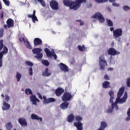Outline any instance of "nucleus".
<instances>
[{"label": "nucleus", "mask_w": 130, "mask_h": 130, "mask_svg": "<svg viewBox=\"0 0 130 130\" xmlns=\"http://www.w3.org/2000/svg\"><path fill=\"white\" fill-rule=\"evenodd\" d=\"M123 93H124V87H121L119 88L117 92V98L116 99V103H113V99H114V96L110 97V103H112V108L107 110V113H112V111H113L114 108H115L116 110H118V106H117V103L122 104L126 101V99H127V92H125L123 96L121 98V96L122 95H123Z\"/></svg>", "instance_id": "nucleus-1"}, {"label": "nucleus", "mask_w": 130, "mask_h": 130, "mask_svg": "<svg viewBox=\"0 0 130 130\" xmlns=\"http://www.w3.org/2000/svg\"><path fill=\"white\" fill-rule=\"evenodd\" d=\"M76 2H72L71 0H63V3L66 7H69L70 9L78 10L83 3H85L87 0H75Z\"/></svg>", "instance_id": "nucleus-2"}, {"label": "nucleus", "mask_w": 130, "mask_h": 130, "mask_svg": "<svg viewBox=\"0 0 130 130\" xmlns=\"http://www.w3.org/2000/svg\"><path fill=\"white\" fill-rule=\"evenodd\" d=\"M9 49L7 47L4 46V40H0V68L3 67V57L4 54H7Z\"/></svg>", "instance_id": "nucleus-3"}, {"label": "nucleus", "mask_w": 130, "mask_h": 130, "mask_svg": "<svg viewBox=\"0 0 130 130\" xmlns=\"http://www.w3.org/2000/svg\"><path fill=\"white\" fill-rule=\"evenodd\" d=\"M34 54H37V56H35L38 59H41L43 57V54L41 53L42 51V49L39 48H36L32 49V50Z\"/></svg>", "instance_id": "nucleus-4"}, {"label": "nucleus", "mask_w": 130, "mask_h": 130, "mask_svg": "<svg viewBox=\"0 0 130 130\" xmlns=\"http://www.w3.org/2000/svg\"><path fill=\"white\" fill-rule=\"evenodd\" d=\"M73 96L71 93L68 92H66L63 93V95L61 96L62 101L67 102L71 101Z\"/></svg>", "instance_id": "nucleus-5"}, {"label": "nucleus", "mask_w": 130, "mask_h": 130, "mask_svg": "<svg viewBox=\"0 0 130 130\" xmlns=\"http://www.w3.org/2000/svg\"><path fill=\"white\" fill-rule=\"evenodd\" d=\"M102 56L99 57V66L100 70H104L105 69V66H107V61Z\"/></svg>", "instance_id": "nucleus-6"}, {"label": "nucleus", "mask_w": 130, "mask_h": 130, "mask_svg": "<svg viewBox=\"0 0 130 130\" xmlns=\"http://www.w3.org/2000/svg\"><path fill=\"white\" fill-rule=\"evenodd\" d=\"M122 29L117 28L113 31V36L114 38L116 39V38H119L121 36H122Z\"/></svg>", "instance_id": "nucleus-7"}, {"label": "nucleus", "mask_w": 130, "mask_h": 130, "mask_svg": "<svg viewBox=\"0 0 130 130\" xmlns=\"http://www.w3.org/2000/svg\"><path fill=\"white\" fill-rule=\"evenodd\" d=\"M92 18H94V19H98L100 23H103L104 22V21H105L104 17H103V15H102V14H101V13L99 12L95 13V14L92 16Z\"/></svg>", "instance_id": "nucleus-8"}, {"label": "nucleus", "mask_w": 130, "mask_h": 130, "mask_svg": "<svg viewBox=\"0 0 130 130\" xmlns=\"http://www.w3.org/2000/svg\"><path fill=\"white\" fill-rule=\"evenodd\" d=\"M108 54L109 55H117L118 54H120V52L116 50L115 49L113 48H110L108 50Z\"/></svg>", "instance_id": "nucleus-9"}, {"label": "nucleus", "mask_w": 130, "mask_h": 130, "mask_svg": "<svg viewBox=\"0 0 130 130\" xmlns=\"http://www.w3.org/2000/svg\"><path fill=\"white\" fill-rule=\"evenodd\" d=\"M45 52L46 53L47 56H48L49 57H50L51 56H53L55 59H57V56L56 55V54H55V53L53 52H50V50H49V49L46 48L45 49Z\"/></svg>", "instance_id": "nucleus-10"}, {"label": "nucleus", "mask_w": 130, "mask_h": 130, "mask_svg": "<svg viewBox=\"0 0 130 130\" xmlns=\"http://www.w3.org/2000/svg\"><path fill=\"white\" fill-rule=\"evenodd\" d=\"M28 18H32V21L33 23H35V22H38V19L37 18V17L36 16V11L34 10L32 15L28 14L27 15Z\"/></svg>", "instance_id": "nucleus-11"}, {"label": "nucleus", "mask_w": 130, "mask_h": 130, "mask_svg": "<svg viewBox=\"0 0 130 130\" xmlns=\"http://www.w3.org/2000/svg\"><path fill=\"white\" fill-rule=\"evenodd\" d=\"M64 92V89L60 87H58L55 90V94L57 97H60L62 93Z\"/></svg>", "instance_id": "nucleus-12"}, {"label": "nucleus", "mask_w": 130, "mask_h": 130, "mask_svg": "<svg viewBox=\"0 0 130 130\" xmlns=\"http://www.w3.org/2000/svg\"><path fill=\"white\" fill-rule=\"evenodd\" d=\"M50 6L52 10H58V4L54 0L50 2Z\"/></svg>", "instance_id": "nucleus-13"}, {"label": "nucleus", "mask_w": 130, "mask_h": 130, "mask_svg": "<svg viewBox=\"0 0 130 130\" xmlns=\"http://www.w3.org/2000/svg\"><path fill=\"white\" fill-rule=\"evenodd\" d=\"M18 122L21 126H27L28 125V123H27V121L24 118H19Z\"/></svg>", "instance_id": "nucleus-14"}, {"label": "nucleus", "mask_w": 130, "mask_h": 130, "mask_svg": "<svg viewBox=\"0 0 130 130\" xmlns=\"http://www.w3.org/2000/svg\"><path fill=\"white\" fill-rule=\"evenodd\" d=\"M61 71L64 72V73H68L69 72V67L63 63H60L59 66Z\"/></svg>", "instance_id": "nucleus-15"}, {"label": "nucleus", "mask_w": 130, "mask_h": 130, "mask_svg": "<svg viewBox=\"0 0 130 130\" xmlns=\"http://www.w3.org/2000/svg\"><path fill=\"white\" fill-rule=\"evenodd\" d=\"M6 23L7 25H8V28H13L15 26L14 20L12 19V18L7 19Z\"/></svg>", "instance_id": "nucleus-16"}, {"label": "nucleus", "mask_w": 130, "mask_h": 130, "mask_svg": "<svg viewBox=\"0 0 130 130\" xmlns=\"http://www.w3.org/2000/svg\"><path fill=\"white\" fill-rule=\"evenodd\" d=\"M30 100L34 105H37V102H40L39 99L36 98V95H31L30 98Z\"/></svg>", "instance_id": "nucleus-17"}, {"label": "nucleus", "mask_w": 130, "mask_h": 130, "mask_svg": "<svg viewBox=\"0 0 130 130\" xmlns=\"http://www.w3.org/2000/svg\"><path fill=\"white\" fill-rule=\"evenodd\" d=\"M34 46H39L42 44V40L39 38H36L34 40Z\"/></svg>", "instance_id": "nucleus-18"}, {"label": "nucleus", "mask_w": 130, "mask_h": 130, "mask_svg": "<svg viewBox=\"0 0 130 130\" xmlns=\"http://www.w3.org/2000/svg\"><path fill=\"white\" fill-rule=\"evenodd\" d=\"M74 126H76L78 130H83V123L81 122H74Z\"/></svg>", "instance_id": "nucleus-19"}, {"label": "nucleus", "mask_w": 130, "mask_h": 130, "mask_svg": "<svg viewBox=\"0 0 130 130\" xmlns=\"http://www.w3.org/2000/svg\"><path fill=\"white\" fill-rule=\"evenodd\" d=\"M69 105H70V103L68 102H64L60 104V108L61 109H63V110H64V109H67L68 107H69Z\"/></svg>", "instance_id": "nucleus-20"}, {"label": "nucleus", "mask_w": 130, "mask_h": 130, "mask_svg": "<svg viewBox=\"0 0 130 130\" xmlns=\"http://www.w3.org/2000/svg\"><path fill=\"white\" fill-rule=\"evenodd\" d=\"M31 118L32 120H40V121H42V118L39 117V116H38V115H37L35 114H32L31 115Z\"/></svg>", "instance_id": "nucleus-21"}, {"label": "nucleus", "mask_w": 130, "mask_h": 130, "mask_svg": "<svg viewBox=\"0 0 130 130\" xmlns=\"http://www.w3.org/2000/svg\"><path fill=\"white\" fill-rule=\"evenodd\" d=\"M48 72H49V69L46 68L45 71L42 73V75L44 76V77H50L51 73Z\"/></svg>", "instance_id": "nucleus-22"}, {"label": "nucleus", "mask_w": 130, "mask_h": 130, "mask_svg": "<svg viewBox=\"0 0 130 130\" xmlns=\"http://www.w3.org/2000/svg\"><path fill=\"white\" fill-rule=\"evenodd\" d=\"M102 87L104 89H107L110 88V82L109 81H105L102 84Z\"/></svg>", "instance_id": "nucleus-23"}, {"label": "nucleus", "mask_w": 130, "mask_h": 130, "mask_svg": "<svg viewBox=\"0 0 130 130\" xmlns=\"http://www.w3.org/2000/svg\"><path fill=\"white\" fill-rule=\"evenodd\" d=\"M3 106L4 107H3V110H8L11 108V106L5 101L3 103Z\"/></svg>", "instance_id": "nucleus-24"}, {"label": "nucleus", "mask_w": 130, "mask_h": 130, "mask_svg": "<svg viewBox=\"0 0 130 130\" xmlns=\"http://www.w3.org/2000/svg\"><path fill=\"white\" fill-rule=\"evenodd\" d=\"M75 119V116L73 114H70L68 116V122H73Z\"/></svg>", "instance_id": "nucleus-25"}, {"label": "nucleus", "mask_w": 130, "mask_h": 130, "mask_svg": "<svg viewBox=\"0 0 130 130\" xmlns=\"http://www.w3.org/2000/svg\"><path fill=\"white\" fill-rule=\"evenodd\" d=\"M107 127V123L105 121H103L101 122V126L100 127L102 128L103 129L105 130V127Z\"/></svg>", "instance_id": "nucleus-26"}, {"label": "nucleus", "mask_w": 130, "mask_h": 130, "mask_svg": "<svg viewBox=\"0 0 130 130\" xmlns=\"http://www.w3.org/2000/svg\"><path fill=\"white\" fill-rule=\"evenodd\" d=\"M6 127L7 130H12V128H13V125L11 122H8L6 124Z\"/></svg>", "instance_id": "nucleus-27"}, {"label": "nucleus", "mask_w": 130, "mask_h": 130, "mask_svg": "<svg viewBox=\"0 0 130 130\" xmlns=\"http://www.w3.org/2000/svg\"><path fill=\"white\" fill-rule=\"evenodd\" d=\"M78 49L79 51H85L86 50V47H85V45H83L82 46L81 45L78 46Z\"/></svg>", "instance_id": "nucleus-28"}, {"label": "nucleus", "mask_w": 130, "mask_h": 130, "mask_svg": "<svg viewBox=\"0 0 130 130\" xmlns=\"http://www.w3.org/2000/svg\"><path fill=\"white\" fill-rule=\"evenodd\" d=\"M107 24L109 27H112L113 26V22L110 19H107Z\"/></svg>", "instance_id": "nucleus-29"}, {"label": "nucleus", "mask_w": 130, "mask_h": 130, "mask_svg": "<svg viewBox=\"0 0 130 130\" xmlns=\"http://www.w3.org/2000/svg\"><path fill=\"white\" fill-rule=\"evenodd\" d=\"M16 78L17 79V82H20V80H21V78H22V75L19 73H16Z\"/></svg>", "instance_id": "nucleus-30"}, {"label": "nucleus", "mask_w": 130, "mask_h": 130, "mask_svg": "<svg viewBox=\"0 0 130 130\" xmlns=\"http://www.w3.org/2000/svg\"><path fill=\"white\" fill-rule=\"evenodd\" d=\"M25 92L26 95H32L33 94V92H32L30 88H26Z\"/></svg>", "instance_id": "nucleus-31"}, {"label": "nucleus", "mask_w": 130, "mask_h": 130, "mask_svg": "<svg viewBox=\"0 0 130 130\" xmlns=\"http://www.w3.org/2000/svg\"><path fill=\"white\" fill-rule=\"evenodd\" d=\"M52 102H55V99L53 98H50L48 99L46 104H48V103H51Z\"/></svg>", "instance_id": "nucleus-32"}, {"label": "nucleus", "mask_w": 130, "mask_h": 130, "mask_svg": "<svg viewBox=\"0 0 130 130\" xmlns=\"http://www.w3.org/2000/svg\"><path fill=\"white\" fill-rule=\"evenodd\" d=\"M42 63L46 67H48V66H49V62H48L47 60H43Z\"/></svg>", "instance_id": "nucleus-33"}, {"label": "nucleus", "mask_w": 130, "mask_h": 130, "mask_svg": "<svg viewBox=\"0 0 130 130\" xmlns=\"http://www.w3.org/2000/svg\"><path fill=\"white\" fill-rule=\"evenodd\" d=\"M127 115L128 116L126 118L125 120H126V121H128V120H130V108L127 111Z\"/></svg>", "instance_id": "nucleus-34"}, {"label": "nucleus", "mask_w": 130, "mask_h": 130, "mask_svg": "<svg viewBox=\"0 0 130 130\" xmlns=\"http://www.w3.org/2000/svg\"><path fill=\"white\" fill-rule=\"evenodd\" d=\"M26 42L27 43V44L25 45L26 48H28V49H32V46H31L28 40H27Z\"/></svg>", "instance_id": "nucleus-35"}, {"label": "nucleus", "mask_w": 130, "mask_h": 130, "mask_svg": "<svg viewBox=\"0 0 130 130\" xmlns=\"http://www.w3.org/2000/svg\"><path fill=\"white\" fill-rule=\"evenodd\" d=\"M38 2L41 4L42 6V7H46V5L45 4V2H44V0H37Z\"/></svg>", "instance_id": "nucleus-36"}, {"label": "nucleus", "mask_w": 130, "mask_h": 130, "mask_svg": "<svg viewBox=\"0 0 130 130\" xmlns=\"http://www.w3.org/2000/svg\"><path fill=\"white\" fill-rule=\"evenodd\" d=\"M108 0H94V2L98 3V4H102V3H106Z\"/></svg>", "instance_id": "nucleus-37"}, {"label": "nucleus", "mask_w": 130, "mask_h": 130, "mask_svg": "<svg viewBox=\"0 0 130 130\" xmlns=\"http://www.w3.org/2000/svg\"><path fill=\"white\" fill-rule=\"evenodd\" d=\"M83 120V118H82V117L80 116H77L76 117V120L78 122H80L81 121V120Z\"/></svg>", "instance_id": "nucleus-38"}, {"label": "nucleus", "mask_w": 130, "mask_h": 130, "mask_svg": "<svg viewBox=\"0 0 130 130\" xmlns=\"http://www.w3.org/2000/svg\"><path fill=\"white\" fill-rule=\"evenodd\" d=\"M4 4H5L6 6L7 7H10V1L9 0H3Z\"/></svg>", "instance_id": "nucleus-39"}, {"label": "nucleus", "mask_w": 130, "mask_h": 130, "mask_svg": "<svg viewBox=\"0 0 130 130\" xmlns=\"http://www.w3.org/2000/svg\"><path fill=\"white\" fill-rule=\"evenodd\" d=\"M25 64H26L27 66H28V67H33V63L29 61H26Z\"/></svg>", "instance_id": "nucleus-40"}, {"label": "nucleus", "mask_w": 130, "mask_h": 130, "mask_svg": "<svg viewBox=\"0 0 130 130\" xmlns=\"http://www.w3.org/2000/svg\"><path fill=\"white\" fill-rule=\"evenodd\" d=\"M5 31V30L4 28H1L0 29V38H2L3 36H4V32Z\"/></svg>", "instance_id": "nucleus-41"}, {"label": "nucleus", "mask_w": 130, "mask_h": 130, "mask_svg": "<svg viewBox=\"0 0 130 130\" xmlns=\"http://www.w3.org/2000/svg\"><path fill=\"white\" fill-rule=\"evenodd\" d=\"M28 71L29 76H33V69L32 67H30Z\"/></svg>", "instance_id": "nucleus-42"}, {"label": "nucleus", "mask_w": 130, "mask_h": 130, "mask_svg": "<svg viewBox=\"0 0 130 130\" xmlns=\"http://www.w3.org/2000/svg\"><path fill=\"white\" fill-rule=\"evenodd\" d=\"M124 11H130V7L128 6H124L123 7Z\"/></svg>", "instance_id": "nucleus-43"}, {"label": "nucleus", "mask_w": 130, "mask_h": 130, "mask_svg": "<svg viewBox=\"0 0 130 130\" xmlns=\"http://www.w3.org/2000/svg\"><path fill=\"white\" fill-rule=\"evenodd\" d=\"M109 95L110 97H114V92L112 90H110L109 92Z\"/></svg>", "instance_id": "nucleus-44"}, {"label": "nucleus", "mask_w": 130, "mask_h": 130, "mask_svg": "<svg viewBox=\"0 0 130 130\" xmlns=\"http://www.w3.org/2000/svg\"><path fill=\"white\" fill-rule=\"evenodd\" d=\"M43 98L44 99L43 104H46L47 103L48 99H46V96H43Z\"/></svg>", "instance_id": "nucleus-45"}, {"label": "nucleus", "mask_w": 130, "mask_h": 130, "mask_svg": "<svg viewBox=\"0 0 130 130\" xmlns=\"http://www.w3.org/2000/svg\"><path fill=\"white\" fill-rule=\"evenodd\" d=\"M126 85L127 87H130V78H129L127 79Z\"/></svg>", "instance_id": "nucleus-46"}, {"label": "nucleus", "mask_w": 130, "mask_h": 130, "mask_svg": "<svg viewBox=\"0 0 130 130\" xmlns=\"http://www.w3.org/2000/svg\"><path fill=\"white\" fill-rule=\"evenodd\" d=\"M5 100L7 102H9V101H10V97L9 96V95H5Z\"/></svg>", "instance_id": "nucleus-47"}, {"label": "nucleus", "mask_w": 130, "mask_h": 130, "mask_svg": "<svg viewBox=\"0 0 130 130\" xmlns=\"http://www.w3.org/2000/svg\"><path fill=\"white\" fill-rule=\"evenodd\" d=\"M37 96H38V98L41 99V100H42V95H41V94L40 93L38 92L37 93Z\"/></svg>", "instance_id": "nucleus-48"}, {"label": "nucleus", "mask_w": 130, "mask_h": 130, "mask_svg": "<svg viewBox=\"0 0 130 130\" xmlns=\"http://www.w3.org/2000/svg\"><path fill=\"white\" fill-rule=\"evenodd\" d=\"M104 79H105V80H110V78H109V76H108V75L107 74H106L105 76H104Z\"/></svg>", "instance_id": "nucleus-49"}, {"label": "nucleus", "mask_w": 130, "mask_h": 130, "mask_svg": "<svg viewBox=\"0 0 130 130\" xmlns=\"http://www.w3.org/2000/svg\"><path fill=\"white\" fill-rule=\"evenodd\" d=\"M112 5H113V7H119V4H116L115 3H113L112 4Z\"/></svg>", "instance_id": "nucleus-50"}, {"label": "nucleus", "mask_w": 130, "mask_h": 130, "mask_svg": "<svg viewBox=\"0 0 130 130\" xmlns=\"http://www.w3.org/2000/svg\"><path fill=\"white\" fill-rule=\"evenodd\" d=\"M4 12H1V19H4Z\"/></svg>", "instance_id": "nucleus-51"}, {"label": "nucleus", "mask_w": 130, "mask_h": 130, "mask_svg": "<svg viewBox=\"0 0 130 130\" xmlns=\"http://www.w3.org/2000/svg\"><path fill=\"white\" fill-rule=\"evenodd\" d=\"M78 22H80V26H83L84 25V22L81 21L80 20H77Z\"/></svg>", "instance_id": "nucleus-52"}, {"label": "nucleus", "mask_w": 130, "mask_h": 130, "mask_svg": "<svg viewBox=\"0 0 130 130\" xmlns=\"http://www.w3.org/2000/svg\"><path fill=\"white\" fill-rule=\"evenodd\" d=\"M110 31H111V32H112V31H114V27H110Z\"/></svg>", "instance_id": "nucleus-53"}, {"label": "nucleus", "mask_w": 130, "mask_h": 130, "mask_svg": "<svg viewBox=\"0 0 130 130\" xmlns=\"http://www.w3.org/2000/svg\"><path fill=\"white\" fill-rule=\"evenodd\" d=\"M4 27L5 28V29H8V24H5L4 25Z\"/></svg>", "instance_id": "nucleus-54"}, {"label": "nucleus", "mask_w": 130, "mask_h": 130, "mask_svg": "<svg viewBox=\"0 0 130 130\" xmlns=\"http://www.w3.org/2000/svg\"><path fill=\"white\" fill-rule=\"evenodd\" d=\"M3 9V6L2 5V2L0 1V10Z\"/></svg>", "instance_id": "nucleus-55"}, {"label": "nucleus", "mask_w": 130, "mask_h": 130, "mask_svg": "<svg viewBox=\"0 0 130 130\" xmlns=\"http://www.w3.org/2000/svg\"><path fill=\"white\" fill-rule=\"evenodd\" d=\"M108 71H113V68H108Z\"/></svg>", "instance_id": "nucleus-56"}, {"label": "nucleus", "mask_w": 130, "mask_h": 130, "mask_svg": "<svg viewBox=\"0 0 130 130\" xmlns=\"http://www.w3.org/2000/svg\"><path fill=\"white\" fill-rule=\"evenodd\" d=\"M116 0H109L110 3H115Z\"/></svg>", "instance_id": "nucleus-57"}, {"label": "nucleus", "mask_w": 130, "mask_h": 130, "mask_svg": "<svg viewBox=\"0 0 130 130\" xmlns=\"http://www.w3.org/2000/svg\"><path fill=\"white\" fill-rule=\"evenodd\" d=\"M22 41H23V42L24 43H26V40H25V38H24L23 37V38H22Z\"/></svg>", "instance_id": "nucleus-58"}, {"label": "nucleus", "mask_w": 130, "mask_h": 130, "mask_svg": "<svg viewBox=\"0 0 130 130\" xmlns=\"http://www.w3.org/2000/svg\"><path fill=\"white\" fill-rule=\"evenodd\" d=\"M22 39V38H19V41H20V42H23Z\"/></svg>", "instance_id": "nucleus-59"}, {"label": "nucleus", "mask_w": 130, "mask_h": 130, "mask_svg": "<svg viewBox=\"0 0 130 130\" xmlns=\"http://www.w3.org/2000/svg\"><path fill=\"white\" fill-rule=\"evenodd\" d=\"M108 11H110V12H111V10L110 9V8H108Z\"/></svg>", "instance_id": "nucleus-60"}, {"label": "nucleus", "mask_w": 130, "mask_h": 130, "mask_svg": "<svg viewBox=\"0 0 130 130\" xmlns=\"http://www.w3.org/2000/svg\"><path fill=\"white\" fill-rule=\"evenodd\" d=\"M1 96H2V97H5V95H4V94H2L1 95Z\"/></svg>", "instance_id": "nucleus-61"}, {"label": "nucleus", "mask_w": 130, "mask_h": 130, "mask_svg": "<svg viewBox=\"0 0 130 130\" xmlns=\"http://www.w3.org/2000/svg\"><path fill=\"white\" fill-rule=\"evenodd\" d=\"M129 24H130V19H129Z\"/></svg>", "instance_id": "nucleus-62"}, {"label": "nucleus", "mask_w": 130, "mask_h": 130, "mask_svg": "<svg viewBox=\"0 0 130 130\" xmlns=\"http://www.w3.org/2000/svg\"><path fill=\"white\" fill-rule=\"evenodd\" d=\"M14 130H17L16 128H14Z\"/></svg>", "instance_id": "nucleus-63"}, {"label": "nucleus", "mask_w": 130, "mask_h": 130, "mask_svg": "<svg viewBox=\"0 0 130 130\" xmlns=\"http://www.w3.org/2000/svg\"><path fill=\"white\" fill-rule=\"evenodd\" d=\"M90 7H92V5L91 4H90Z\"/></svg>", "instance_id": "nucleus-64"}]
</instances>
